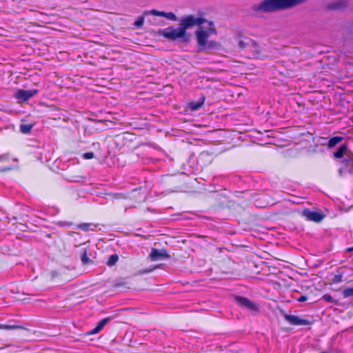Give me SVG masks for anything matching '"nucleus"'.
<instances>
[{
	"instance_id": "nucleus-1",
	"label": "nucleus",
	"mask_w": 353,
	"mask_h": 353,
	"mask_svg": "<svg viewBox=\"0 0 353 353\" xmlns=\"http://www.w3.org/2000/svg\"><path fill=\"white\" fill-rule=\"evenodd\" d=\"M205 19L203 17H195L193 15H188L180 19V27L170 26L163 30V35L168 39L176 40L185 36L186 29L194 26H201L204 23Z\"/></svg>"
},
{
	"instance_id": "nucleus-2",
	"label": "nucleus",
	"mask_w": 353,
	"mask_h": 353,
	"mask_svg": "<svg viewBox=\"0 0 353 353\" xmlns=\"http://www.w3.org/2000/svg\"><path fill=\"white\" fill-rule=\"evenodd\" d=\"M305 0H263L259 3H255L251 7V11L254 14L259 13H270L292 8Z\"/></svg>"
},
{
	"instance_id": "nucleus-3",
	"label": "nucleus",
	"mask_w": 353,
	"mask_h": 353,
	"mask_svg": "<svg viewBox=\"0 0 353 353\" xmlns=\"http://www.w3.org/2000/svg\"><path fill=\"white\" fill-rule=\"evenodd\" d=\"M205 22H208L210 27L206 28V30H204L203 27L199 26V28L196 32L197 43L199 46L202 47H204L206 45L209 36L212 34L216 33V30L212 27L213 22L208 21L206 19L204 23Z\"/></svg>"
},
{
	"instance_id": "nucleus-4",
	"label": "nucleus",
	"mask_w": 353,
	"mask_h": 353,
	"mask_svg": "<svg viewBox=\"0 0 353 353\" xmlns=\"http://www.w3.org/2000/svg\"><path fill=\"white\" fill-rule=\"evenodd\" d=\"M283 317L286 321H288L290 325H308L310 324V321L307 319H301V317L296 316V315H292V314H283Z\"/></svg>"
},
{
	"instance_id": "nucleus-5",
	"label": "nucleus",
	"mask_w": 353,
	"mask_h": 353,
	"mask_svg": "<svg viewBox=\"0 0 353 353\" xmlns=\"http://www.w3.org/2000/svg\"><path fill=\"white\" fill-rule=\"evenodd\" d=\"M150 258L152 261H157L163 259H168L170 258V256L164 249L158 250L157 248H152L150 254Z\"/></svg>"
},
{
	"instance_id": "nucleus-6",
	"label": "nucleus",
	"mask_w": 353,
	"mask_h": 353,
	"mask_svg": "<svg viewBox=\"0 0 353 353\" xmlns=\"http://www.w3.org/2000/svg\"><path fill=\"white\" fill-rule=\"evenodd\" d=\"M235 300L236 303L243 308L250 310H256L258 308L257 305L255 303L245 297L237 296H236Z\"/></svg>"
},
{
	"instance_id": "nucleus-7",
	"label": "nucleus",
	"mask_w": 353,
	"mask_h": 353,
	"mask_svg": "<svg viewBox=\"0 0 353 353\" xmlns=\"http://www.w3.org/2000/svg\"><path fill=\"white\" fill-rule=\"evenodd\" d=\"M63 114L61 111L54 106H46V118L48 120H60Z\"/></svg>"
},
{
	"instance_id": "nucleus-8",
	"label": "nucleus",
	"mask_w": 353,
	"mask_h": 353,
	"mask_svg": "<svg viewBox=\"0 0 353 353\" xmlns=\"http://www.w3.org/2000/svg\"><path fill=\"white\" fill-rule=\"evenodd\" d=\"M303 215L307 219V220L314 222H320L324 217L321 212L318 211H311L308 209L305 210L303 212Z\"/></svg>"
},
{
	"instance_id": "nucleus-9",
	"label": "nucleus",
	"mask_w": 353,
	"mask_h": 353,
	"mask_svg": "<svg viewBox=\"0 0 353 353\" xmlns=\"http://www.w3.org/2000/svg\"><path fill=\"white\" fill-rule=\"evenodd\" d=\"M35 92V90L20 89L15 92L14 97L21 101H26L32 97Z\"/></svg>"
},
{
	"instance_id": "nucleus-10",
	"label": "nucleus",
	"mask_w": 353,
	"mask_h": 353,
	"mask_svg": "<svg viewBox=\"0 0 353 353\" xmlns=\"http://www.w3.org/2000/svg\"><path fill=\"white\" fill-rule=\"evenodd\" d=\"M109 321H110L109 318L103 319L97 323L96 327H94L93 329H92L91 330H90L88 333L90 334H95L98 333L99 331H101L104 327V326L108 323Z\"/></svg>"
},
{
	"instance_id": "nucleus-11",
	"label": "nucleus",
	"mask_w": 353,
	"mask_h": 353,
	"mask_svg": "<svg viewBox=\"0 0 353 353\" xmlns=\"http://www.w3.org/2000/svg\"><path fill=\"white\" fill-rule=\"evenodd\" d=\"M346 6V3L344 1H337L330 3L327 5L328 10H339Z\"/></svg>"
},
{
	"instance_id": "nucleus-12",
	"label": "nucleus",
	"mask_w": 353,
	"mask_h": 353,
	"mask_svg": "<svg viewBox=\"0 0 353 353\" xmlns=\"http://www.w3.org/2000/svg\"><path fill=\"white\" fill-rule=\"evenodd\" d=\"M97 225L93 223H81L77 225V228L85 232L94 231Z\"/></svg>"
},
{
	"instance_id": "nucleus-13",
	"label": "nucleus",
	"mask_w": 353,
	"mask_h": 353,
	"mask_svg": "<svg viewBox=\"0 0 353 353\" xmlns=\"http://www.w3.org/2000/svg\"><path fill=\"white\" fill-rule=\"evenodd\" d=\"M59 212V210L54 206L46 207V215L53 216Z\"/></svg>"
},
{
	"instance_id": "nucleus-14",
	"label": "nucleus",
	"mask_w": 353,
	"mask_h": 353,
	"mask_svg": "<svg viewBox=\"0 0 353 353\" xmlns=\"http://www.w3.org/2000/svg\"><path fill=\"white\" fill-rule=\"evenodd\" d=\"M205 101V99H204V97L201 98L199 99V101H196V102H191L190 103V107L191 109L192 110H198L199 109L203 104Z\"/></svg>"
},
{
	"instance_id": "nucleus-15",
	"label": "nucleus",
	"mask_w": 353,
	"mask_h": 353,
	"mask_svg": "<svg viewBox=\"0 0 353 353\" xmlns=\"http://www.w3.org/2000/svg\"><path fill=\"white\" fill-rule=\"evenodd\" d=\"M22 328H23L22 326L15 324H0V330H17Z\"/></svg>"
},
{
	"instance_id": "nucleus-16",
	"label": "nucleus",
	"mask_w": 353,
	"mask_h": 353,
	"mask_svg": "<svg viewBox=\"0 0 353 353\" xmlns=\"http://www.w3.org/2000/svg\"><path fill=\"white\" fill-rule=\"evenodd\" d=\"M346 150L345 145L340 146L337 150L334 153V155L337 159H341L343 157L344 152Z\"/></svg>"
},
{
	"instance_id": "nucleus-17",
	"label": "nucleus",
	"mask_w": 353,
	"mask_h": 353,
	"mask_svg": "<svg viewBox=\"0 0 353 353\" xmlns=\"http://www.w3.org/2000/svg\"><path fill=\"white\" fill-rule=\"evenodd\" d=\"M341 140L342 138L341 137H333L329 140L328 146L330 148H332L338 144Z\"/></svg>"
},
{
	"instance_id": "nucleus-18",
	"label": "nucleus",
	"mask_w": 353,
	"mask_h": 353,
	"mask_svg": "<svg viewBox=\"0 0 353 353\" xmlns=\"http://www.w3.org/2000/svg\"><path fill=\"white\" fill-rule=\"evenodd\" d=\"M119 260V256L117 254H112L109 256L108 260L107 261V265L109 267L114 265Z\"/></svg>"
},
{
	"instance_id": "nucleus-19",
	"label": "nucleus",
	"mask_w": 353,
	"mask_h": 353,
	"mask_svg": "<svg viewBox=\"0 0 353 353\" xmlns=\"http://www.w3.org/2000/svg\"><path fill=\"white\" fill-rule=\"evenodd\" d=\"M32 128V125L30 124H21L20 125V131L23 134L29 133Z\"/></svg>"
},
{
	"instance_id": "nucleus-20",
	"label": "nucleus",
	"mask_w": 353,
	"mask_h": 353,
	"mask_svg": "<svg viewBox=\"0 0 353 353\" xmlns=\"http://www.w3.org/2000/svg\"><path fill=\"white\" fill-rule=\"evenodd\" d=\"M343 296L344 298L353 296V288H348L345 289L343 291Z\"/></svg>"
},
{
	"instance_id": "nucleus-21",
	"label": "nucleus",
	"mask_w": 353,
	"mask_h": 353,
	"mask_svg": "<svg viewBox=\"0 0 353 353\" xmlns=\"http://www.w3.org/2000/svg\"><path fill=\"white\" fill-rule=\"evenodd\" d=\"M81 260L83 264H88L90 262H92V261L88 256L87 252L85 250L81 254Z\"/></svg>"
},
{
	"instance_id": "nucleus-22",
	"label": "nucleus",
	"mask_w": 353,
	"mask_h": 353,
	"mask_svg": "<svg viewBox=\"0 0 353 353\" xmlns=\"http://www.w3.org/2000/svg\"><path fill=\"white\" fill-rule=\"evenodd\" d=\"M144 22V17H139L134 23V25L137 28H141L143 25Z\"/></svg>"
},
{
	"instance_id": "nucleus-23",
	"label": "nucleus",
	"mask_w": 353,
	"mask_h": 353,
	"mask_svg": "<svg viewBox=\"0 0 353 353\" xmlns=\"http://www.w3.org/2000/svg\"><path fill=\"white\" fill-rule=\"evenodd\" d=\"M57 225L60 227L69 228L72 225V223L70 221H59L57 223Z\"/></svg>"
},
{
	"instance_id": "nucleus-24",
	"label": "nucleus",
	"mask_w": 353,
	"mask_h": 353,
	"mask_svg": "<svg viewBox=\"0 0 353 353\" xmlns=\"http://www.w3.org/2000/svg\"><path fill=\"white\" fill-rule=\"evenodd\" d=\"M150 13L154 16H159V17H165V12L159 11L157 10H152L150 11Z\"/></svg>"
},
{
	"instance_id": "nucleus-25",
	"label": "nucleus",
	"mask_w": 353,
	"mask_h": 353,
	"mask_svg": "<svg viewBox=\"0 0 353 353\" xmlns=\"http://www.w3.org/2000/svg\"><path fill=\"white\" fill-rule=\"evenodd\" d=\"M165 17H166L169 20L172 21H176V16L174 13L170 12H165Z\"/></svg>"
},
{
	"instance_id": "nucleus-26",
	"label": "nucleus",
	"mask_w": 353,
	"mask_h": 353,
	"mask_svg": "<svg viewBox=\"0 0 353 353\" xmlns=\"http://www.w3.org/2000/svg\"><path fill=\"white\" fill-rule=\"evenodd\" d=\"M82 157L84 159H91L94 157V153L92 152H85L82 154Z\"/></svg>"
},
{
	"instance_id": "nucleus-27",
	"label": "nucleus",
	"mask_w": 353,
	"mask_h": 353,
	"mask_svg": "<svg viewBox=\"0 0 353 353\" xmlns=\"http://www.w3.org/2000/svg\"><path fill=\"white\" fill-rule=\"evenodd\" d=\"M33 153L34 154V155L37 159L41 160L42 159L43 153L40 149H39V148L36 149V150L34 152H33Z\"/></svg>"
},
{
	"instance_id": "nucleus-28",
	"label": "nucleus",
	"mask_w": 353,
	"mask_h": 353,
	"mask_svg": "<svg viewBox=\"0 0 353 353\" xmlns=\"http://www.w3.org/2000/svg\"><path fill=\"white\" fill-rule=\"evenodd\" d=\"M323 299L327 303H332L333 301L332 296L327 294L323 296Z\"/></svg>"
},
{
	"instance_id": "nucleus-29",
	"label": "nucleus",
	"mask_w": 353,
	"mask_h": 353,
	"mask_svg": "<svg viewBox=\"0 0 353 353\" xmlns=\"http://www.w3.org/2000/svg\"><path fill=\"white\" fill-rule=\"evenodd\" d=\"M308 299L307 296L305 295H301L299 298L296 299L298 302H305Z\"/></svg>"
},
{
	"instance_id": "nucleus-30",
	"label": "nucleus",
	"mask_w": 353,
	"mask_h": 353,
	"mask_svg": "<svg viewBox=\"0 0 353 353\" xmlns=\"http://www.w3.org/2000/svg\"><path fill=\"white\" fill-rule=\"evenodd\" d=\"M343 163L344 166L347 168L349 164H352L353 162H352V161H350L349 159H345V160H343Z\"/></svg>"
},
{
	"instance_id": "nucleus-31",
	"label": "nucleus",
	"mask_w": 353,
	"mask_h": 353,
	"mask_svg": "<svg viewBox=\"0 0 353 353\" xmlns=\"http://www.w3.org/2000/svg\"><path fill=\"white\" fill-rule=\"evenodd\" d=\"M5 160H8V155L7 154H2L0 156V161H3Z\"/></svg>"
},
{
	"instance_id": "nucleus-32",
	"label": "nucleus",
	"mask_w": 353,
	"mask_h": 353,
	"mask_svg": "<svg viewBox=\"0 0 353 353\" xmlns=\"http://www.w3.org/2000/svg\"><path fill=\"white\" fill-rule=\"evenodd\" d=\"M205 156H208V153L202 152V153L199 155V159H201L203 157H205Z\"/></svg>"
},
{
	"instance_id": "nucleus-33",
	"label": "nucleus",
	"mask_w": 353,
	"mask_h": 353,
	"mask_svg": "<svg viewBox=\"0 0 353 353\" xmlns=\"http://www.w3.org/2000/svg\"><path fill=\"white\" fill-rule=\"evenodd\" d=\"M346 168H341L339 169V174H340L341 175H342L343 172V171H345V170H346Z\"/></svg>"
},
{
	"instance_id": "nucleus-34",
	"label": "nucleus",
	"mask_w": 353,
	"mask_h": 353,
	"mask_svg": "<svg viewBox=\"0 0 353 353\" xmlns=\"http://www.w3.org/2000/svg\"><path fill=\"white\" fill-rule=\"evenodd\" d=\"M10 170V168H6L3 169H0V172H4Z\"/></svg>"
},
{
	"instance_id": "nucleus-35",
	"label": "nucleus",
	"mask_w": 353,
	"mask_h": 353,
	"mask_svg": "<svg viewBox=\"0 0 353 353\" xmlns=\"http://www.w3.org/2000/svg\"><path fill=\"white\" fill-rule=\"evenodd\" d=\"M347 252H352L353 251V246L352 247H350V248H347L346 250Z\"/></svg>"
},
{
	"instance_id": "nucleus-36",
	"label": "nucleus",
	"mask_w": 353,
	"mask_h": 353,
	"mask_svg": "<svg viewBox=\"0 0 353 353\" xmlns=\"http://www.w3.org/2000/svg\"><path fill=\"white\" fill-rule=\"evenodd\" d=\"M239 46H240L241 48H244V47H245V45H244V43H243V41H240V42H239Z\"/></svg>"
},
{
	"instance_id": "nucleus-37",
	"label": "nucleus",
	"mask_w": 353,
	"mask_h": 353,
	"mask_svg": "<svg viewBox=\"0 0 353 353\" xmlns=\"http://www.w3.org/2000/svg\"><path fill=\"white\" fill-rule=\"evenodd\" d=\"M320 353H328V352H326V351H323V352H320Z\"/></svg>"
}]
</instances>
